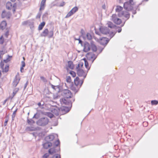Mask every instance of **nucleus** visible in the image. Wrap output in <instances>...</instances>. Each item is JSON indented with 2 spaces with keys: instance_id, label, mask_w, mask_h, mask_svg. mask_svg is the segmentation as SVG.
<instances>
[{
  "instance_id": "obj_19",
  "label": "nucleus",
  "mask_w": 158,
  "mask_h": 158,
  "mask_svg": "<svg viewBox=\"0 0 158 158\" xmlns=\"http://www.w3.org/2000/svg\"><path fill=\"white\" fill-rule=\"evenodd\" d=\"M37 130V128L33 127H27L26 130L27 131H35Z\"/></svg>"
},
{
  "instance_id": "obj_35",
  "label": "nucleus",
  "mask_w": 158,
  "mask_h": 158,
  "mask_svg": "<svg viewBox=\"0 0 158 158\" xmlns=\"http://www.w3.org/2000/svg\"><path fill=\"white\" fill-rule=\"evenodd\" d=\"M87 39L89 40H91L92 39V36L89 33H87L86 35Z\"/></svg>"
},
{
  "instance_id": "obj_36",
  "label": "nucleus",
  "mask_w": 158,
  "mask_h": 158,
  "mask_svg": "<svg viewBox=\"0 0 158 158\" xmlns=\"http://www.w3.org/2000/svg\"><path fill=\"white\" fill-rule=\"evenodd\" d=\"M47 115L50 118H52L54 116V114L50 112H48L47 113Z\"/></svg>"
},
{
  "instance_id": "obj_15",
  "label": "nucleus",
  "mask_w": 158,
  "mask_h": 158,
  "mask_svg": "<svg viewBox=\"0 0 158 158\" xmlns=\"http://www.w3.org/2000/svg\"><path fill=\"white\" fill-rule=\"evenodd\" d=\"M54 138V135H51L47 136L45 138V139L48 142H49L52 141Z\"/></svg>"
},
{
  "instance_id": "obj_9",
  "label": "nucleus",
  "mask_w": 158,
  "mask_h": 158,
  "mask_svg": "<svg viewBox=\"0 0 158 158\" xmlns=\"http://www.w3.org/2000/svg\"><path fill=\"white\" fill-rule=\"evenodd\" d=\"M20 80V78L19 75H16L14 80L12 83L13 86L15 87L19 83Z\"/></svg>"
},
{
  "instance_id": "obj_40",
  "label": "nucleus",
  "mask_w": 158,
  "mask_h": 158,
  "mask_svg": "<svg viewBox=\"0 0 158 158\" xmlns=\"http://www.w3.org/2000/svg\"><path fill=\"white\" fill-rule=\"evenodd\" d=\"M40 78L41 80L42 81L44 82H47V80L44 77H43V76H41Z\"/></svg>"
},
{
  "instance_id": "obj_55",
  "label": "nucleus",
  "mask_w": 158,
  "mask_h": 158,
  "mask_svg": "<svg viewBox=\"0 0 158 158\" xmlns=\"http://www.w3.org/2000/svg\"><path fill=\"white\" fill-rule=\"evenodd\" d=\"M65 4V2H61L60 3V4L59 6H63Z\"/></svg>"
},
{
  "instance_id": "obj_4",
  "label": "nucleus",
  "mask_w": 158,
  "mask_h": 158,
  "mask_svg": "<svg viewBox=\"0 0 158 158\" xmlns=\"http://www.w3.org/2000/svg\"><path fill=\"white\" fill-rule=\"evenodd\" d=\"M118 16L119 17H122L124 18L126 20L129 19L130 17V14L129 13L126 11H123L118 13Z\"/></svg>"
},
{
  "instance_id": "obj_41",
  "label": "nucleus",
  "mask_w": 158,
  "mask_h": 158,
  "mask_svg": "<svg viewBox=\"0 0 158 158\" xmlns=\"http://www.w3.org/2000/svg\"><path fill=\"white\" fill-rule=\"evenodd\" d=\"M70 73L73 77H75L76 76V74L75 72L73 71H70Z\"/></svg>"
},
{
  "instance_id": "obj_51",
  "label": "nucleus",
  "mask_w": 158,
  "mask_h": 158,
  "mask_svg": "<svg viewBox=\"0 0 158 158\" xmlns=\"http://www.w3.org/2000/svg\"><path fill=\"white\" fill-rule=\"evenodd\" d=\"M25 66V63L24 61H23L21 62V66L23 67H24Z\"/></svg>"
},
{
  "instance_id": "obj_8",
  "label": "nucleus",
  "mask_w": 158,
  "mask_h": 158,
  "mask_svg": "<svg viewBox=\"0 0 158 158\" xmlns=\"http://www.w3.org/2000/svg\"><path fill=\"white\" fill-rule=\"evenodd\" d=\"M100 32L103 34H107L109 33L110 30L107 27H101L100 28Z\"/></svg>"
},
{
  "instance_id": "obj_27",
  "label": "nucleus",
  "mask_w": 158,
  "mask_h": 158,
  "mask_svg": "<svg viewBox=\"0 0 158 158\" xmlns=\"http://www.w3.org/2000/svg\"><path fill=\"white\" fill-rule=\"evenodd\" d=\"M48 152L49 154L52 155L56 152V151L54 148H51L48 150Z\"/></svg>"
},
{
  "instance_id": "obj_5",
  "label": "nucleus",
  "mask_w": 158,
  "mask_h": 158,
  "mask_svg": "<svg viewBox=\"0 0 158 158\" xmlns=\"http://www.w3.org/2000/svg\"><path fill=\"white\" fill-rule=\"evenodd\" d=\"M111 20L115 23L120 24L122 22L121 20L118 18L115 14H113L111 17Z\"/></svg>"
},
{
  "instance_id": "obj_57",
  "label": "nucleus",
  "mask_w": 158,
  "mask_h": 158,
  "mask_svg": "<svg viewBox=\"0 0 158 158\" xmlns=\"http://www.w3.org/2000/svg\"><path fill=\"white\" fill-rule=\"evenodd\" d=\"M76 40H79V43L80 44H81L82 42V41L79 38L78 39H76Z\"/></svg>"
},
{
  "instance_id": "obj_29",
  "label": "nucleus",
  "mask_w": 158,
  "mask_h": 158,
  "mask_svg": "<svg viewBox=\"0 0 158 158\" xmlns=\"http://www.w3.org/2000/svg\"><path fill=\"white\" fill-rule=\"evenodd\" d=\"M108 26L110 28H113L115 26V25H114L111 22H108L107 23Z\"/></svg>"
},
{
  "instance_id": "obj_24",
  "label": "nucleus",
  "mask_w": 158,
  "mask_h": 158,
  "mask_svg": "<svg viewBox=\"0 0 158 158\" xmlns=\"http://www.w3.org/2000/svg\"><path fill=\"white\" fill-rule=\"evenodd\" d=\"M6 9H7L10 10L12 8V4L11 3L9 2H7L6 4Z\"/></svg>"
},
{
  "instance_id": "obj_14",
  "label": "nucleus",
  "mask_w": 158,
  "mask_h": 158,
  "mask_svg": "<svg viewBox=\"0 0 158 158\" xmlns=\"http://www.w3.org/2000/svg\"><path fill=\"white\" fill-rule=\"evenodd\" d=\"M10 16V13L9 11L6 12L5 10H3L2 14V18H9Z\"/></svg>"
},
{
  "instance_id": "obj_26",
  "label": "nucleus",
  "mask_w": 158,
  "mask_h": 158,
  "mask_svg": "<svg viewBox=\"0 0 158 158\" xmlns=\"http://www.w3.org/2000/svg\"><path fill=\"white\" fill-rule=\"evenodd\" d=\"M80 88L77 86H73L71 87V89L75 93L78 92Z\"/></svg>"
},
{
  "instance_id": "obj_34",
  "label": "nucleus",
  "mask_w": 158,
  "mask_h": 158,
  "mask_svg": "<svg viewBox=\"0 0 158 158\" xmlns=\"http://www.w3.org/2000/svg\"><path fill=\"white\" fill-rule=\"evenodd\" d=\"M73 14V13L72 12V11H70L67 15L65 16V18H68Z\"/></svg>"
},
{
  "instance_id": "obj_42",
  "label": "nucleus",
  "mask_w": 158,
  "mask_h": 158,
  "mask_svg": "<svg viewBox=\"0 0 158 158\" xmlns=\"http://www.w3.org/2000/svg\"><path fill=\"white\" fill-rule=\"evenodd\" d=\"M66 81L67 82L70 83L71 82V78L70 76H67L66 77Z\"/></svg>"
},
{
  "instance_id": "obj_1",
  "label": "nucleus",
  "mask_w": 158,
  "mask_h": 158,
  "mask_svg": "<svg viewBox=\"0 0 158 158\" xmlns=\"http://www.w3.org/2000/svg\"><path fill=\"white\" fill-rule=\"evenodd\" d=\"M134 2L133 0H129L125 2L123 5L124 9L127 11H129L132 10L133 8Z\"/></svg>"
},
{
  "instance_id": "obj_46",
  "label": "nucleus",
  "mask_w": 158,
  "mask_h": 158,
  "mask_svg": "<svg viewBox=\"0 0 158 158\" xmlns=\"http://www.w3.org/2000/svg\"><path fill=\"white\" fill-rule=\"evenodd\" d=\"M85 67L86 68H88L89 67V64L88 62L86 60L85 61Z\"/></svg>"
},
{
  "instance_id": "obj_17",
  "label": "nucleus",
  "mask_w": 158,
  "mask_h": 158,
  "mask_svg": "<svg viewBox=\"0 0 158 158\" xmlns=\"http://www.w3.org/2000/svg\"><path fill=\"white\" fill-rule=\"evenodd\" d=\"M43 147L45 149H48L52 146V143L50 142H46L43 144Z\"/></svg>"
},
{
  "instance_id": "obj_49",
  "label": "nucleus",
  "mask_w": 158,
  "mask_h": 158,
  "mask_svg": "<svg viewBox=\"0 0 158 158\" xmlns=\"http://www.w3.org/2000/svg\"><path fill=\"white\" fill-rule=\"evenodd\" d=\"M16 111H17V110H16L14 111V112H13V114H12V118H14L15 117V114H16Z\"/></svg>"
},
{
  "instance_id": "obj_53",
  "label": "nucleus",
  "mask_w": 158,
  "mask_h": 158,
  "mask_svg": "<svg viewBox=\"0 0 158 158\" xmlns=\"http://www.w3.org/2000/svg\"><path fill=\"white\" fill-rule=\"evenodd\" d=\"M4 64L3 63L2 61L0 64V66L2 69L3 68Z\"/></svg>"
},
{
  "instance_id": "obj_20",
  "label": "nucleus",
  "mask_w": 158,
  "mask_h": 158,
  "mask_svg": "<svg viewBox=\"0 0 158 158\" xmlns=\"http://www.w3.org/2000/svg\"><path fill=\"white\" fill-rule=\"evenodd\" d=\"M68 67L70 69H73L74 67V66L73 62L71 61H69L68 62Z\"/></svg>"
},
{
  "instance_id": "obj_21",
  "label": "nucleus",
  "mask_w": 158,
  "mask_h": 158,
  "mask_svg": "<svg viewBox=\"0 0 158 158\" xmlns=\"http://www.w3.org/2000/svg\"><path fill=\"white\" fill-rule=\"evenodd\" d=\"M51 111L53 114H55L56 116H58L59 115V110L57 109L53 108Z\"/></svg>"
},
{
  "instance_id": "obj_59",
  "label": "nucleus",
  "mask_w": 158,
  "mask_h": 158,
  "mask_svg": "<svg viewBox=\"0 0 158 158\" xmlns=\"http://www.w3.org/2000/svg\"><path fill=\"white\" fill-rule=\"evenodd\" d=\"M23 67H21L20 68V71L21 73L23 72Z\"/></svg>"
},
{
  "instance_id": "obj_64",
  "label": "nucleus",
  "mask_w": 158,
  "mask_h": 158,
  "mask_svg": "<svg viewBox=\"0 0 158 158\" xmlns=\"http://www.w3.org/2000/svg\"><path fill=\"white\" fill-rule=\"evenodd\" d=\"M3 41H1V42H0V44H3Z\"/></svg>"
},
{
  "instance_id": "obj_58",
  "label": "nucleus",
  "mask_w": 158,
  "mask_h": 158,
  "mask_svg": "<svg viewBox=\"0 0 158 158\" xmlns=\"http://www.w3.org/2000/svg\"><path fill=\"white\" fill-rule=\"evenodd\" d=\"M27 85H28V81H27L24 85V89H25L26 88Z\"/></svg>"
},
{
  "instance_id": "obj_52",
  "label": "nucleus",
  "mask_w": 158,
  "mask_h": 158,
  "mask_svg": "<svg viewBox=\"0 0 158 158\" xmlns=\"http://www.w3.org/2000/svg\"><path fill=\"white\" fill-rule=\"evenodd\" d=\"M8 121V119L6 118V120H5V122H4V126H6Z\"/></svg>"
},
{
  "instance_id": "obj_28",
  "label": "nucleus",
  "mask_w": 158,
  "mask_h": 158,
  "mask_svg": "<svg viewBox=\"0 0 158 158\" xmlns=\"http://www.w3.org/2000/svg\"><path fill=\"white\" fill-rule=\"evenodd\" d=\"M45 25V22H43L39 26L38 29L40 30H41Z\"/></svg>"
},
{
  "instance_id": "obj_44",
  "label": "nucleus",
  "mask_w": 158,
  "mask_h": 158,
  "mask_svg": "<svg viewBox=\"0 0 158 158\" xmlns=\"http://www.w3.org/2000/svg\"><path fill=\"white\" fill-rule=\"evenodd\" d=\"M42 14V12L40 11V12L37 14L36 18L40 19V18L41 15Z\"/></svg>"
},
{
  "instance_id": "obj_22",
  "label": "nucleus",
  "mask_w": 158,
  "mask_h": 158,
  "mask_svg": "<svg viewBox=\"0 0 158 158\" xmlns=\"http://www.w3.org/2000/svg\"><path fill=\"white\" fill-rule=\"evenodd\" d=\"M91 48L92 50L94 52H96L97 50V48L96 45L92 42L91 43Z\"/></svg>"
},
{
  "instance_id": "obj_16",
  "label": "nucleus",
  "mask_w": 158,
  "mask_h": 158,
  "mask_svg": "<svg viewBox=\"0 0 158 158\" xmlns=\"http://www.w3.org/2000/svg\"><path fill=\"white\" fill-rule=\"evenodd\" d=\"M6 23L5 21H3L0 24V27L2 30L4 29L6 26Z\"/></svg>"
},
{
  "instance_id": "obj_7",
  "label": "nucleus",
  "mask_w": 158,
  "mask_h": 158,
  "mask_svg": "<svg viewBox=\"0 0 158 158\" xmlns=\"http://www.w3.org/2000/svg\"><path fill=\"white\" fill-rule=\"evenodd\" d=\"M68 98H64L60 99V102L61 104L63 105H69L71 104L72 102L68 100Z\"/></svg>"
},
{
  "instance_id": "obj_43",
  "label": "nucleus",
  "mask_w": 158,
  "mask_h": 158,
  "mask_svg": "<svg viewBox=\"0 0 158 158\" xmlns=\"http://www.w3.org/2000/svg\"><path fill=\"white\" fill-rule=\"evenodd\" d=\"M17 4L16 3H15L14 4L13 6L12 11L14 13L15 11V8L16 7Z\"/></svg>"
},
{
  "instance_id": "obj_33",
  "label": "nucleus",
  "mask_w": 158,
  "mask_h": 158,
  "mask_svg": "<svg viewBox=\"0 0 158 158\" xmlns=\"http://www.w3.org/2000/svg\"><path fill=\"white\" fill-rule=\"evenodd\" d=\"M44 104V103L43 102H39L37 105L39 106V107L41 109H43L44 108L43 105Z\"/></svg>"
},
{
  "instance_id": "obj_3",
  "label": "nucleus",
  "mask_w": 158,
  "mask_h": 158,
  "mask_svg": "<svg viewBox=\"0 0 158 158\" xmlns=\"http://www.w3.org/2000/svg\"><path fill=\"white\" fill-rule=\"evenodd\" d=\"M61 94L64 98H71L72 94L70 90L68 89H64L61 91Z\"/></svg>"
},
{
  "instance_id": "obj_2",
  "label": "nucleus",
  "mask_w": 158,
  "mask_h": 158,
  "mask_svg": "<svg viewBox=\"0 0 158 158\" xmlns=\"http://www.w3.org/2000/svg\"><path fill=\"white\" fill-rule=\"evenodd\" d=\"M49 119L46 117L40 118L37 122L36 124L40 126H44L48 124Z\"/></svg>"
},
{
  "instance_id": "obj_12",
  "label": "nucleus",
  "mask_w": 158,
  "mask_h": 158,
  "mask_svg": "<svg viewBox=\"0 0 158 158\" xmlns=\"http://www.w3.org/2000/svg\"><path fill=\"white\" fill-rule=\"evenodd\" d=\"M90 46L89 43L87 42H85L84 44L83 51L85 52H87L90 49Z\"/></svg>"
},
{
  "instance_id": "obj_37",
  "label": "nucleus",
  "mask_w": 158,
  "mask_h": 158,
  "mask_svg": "<svg viewBox=\"0 0 158 158\" xmlns=\"http://www.w3.org/2000/svg\"><path fill=\"white\" fill-rule=\"evenodd\" d=\"M151 103L152 105H156L158 103V101L157 100H152Z\"/></svg>"
},
{
  "instance_id": "obj_63",
  "label": "nucleus",
  "mask_w": 158,
  "mask_h": 158,
  "mask_svg": "<svg viewBox=\"0 0 158 158\" xmlns=\"http://www.w3.org/2000/svg\"><path fill=\"white\" fill-rule=\"evenodd\" d=\"M102 8L104 9H105V8H106V6H105V5H103L102 6Z\"/></svg>"
},
{
  "instance_id": "obj_25",
  "label": "nucleus",
  "mask_w": 158,
  "mask_h": 158,
  "mask_svg": "<svg viewBox=\"0 0 158 158\" xmlns=\"http://www.w3.org/2000/svg\"><path fill=\"white\" fill-rule=\"evenodd\" d=\"M51 86L57 92H59L60 91V89L59 86H54L52 85H51Z\"/></svg>"
},
{
  "instance_id": "obj_32",
  "label": "nucleus",
  "mask_w": 158,
  "mask_h": 158,
  "mask_svg": "<svg viewBox=\"0 0 158 158\" xmlns=\"http://www.w3.org/2000/svg\"><path fill=\"white\" fill-rule=\"evenodd\" d=\"M48 37L49 38H52L53 35V32L52 31H50L48 33Z\"/></svg>"
},
{
  "instance_id": "obj_62",
  "label": "nucleus",
  "mask_w": 158,
  "mask_h": 158,
  "mask_svg": "<svg viewBox=\"0 0 158 158\" xmlns=\"http://www.w3.org/2000/svg\"><path fill=\"white\" fill-rule=\"evenodd\" d=\"M132 13L133 14H135L136 13V10H133L132 11Z\"/></svg>"
},
{
  "instance_id": "obj_47",
  "label": "nucleus",
  "mask_w": 158,
  "mask_h": 158,
  "mask_svg": "<svg viewBox=\"0 0 158 158\" xmlns=\"http://www.w3.org/2000/svg\"><path fill=\"white\" fill-rule=\"evenodd\" d=\"M9 69V66H6L4 69V72H7L8 71Z\"/></svg>"
},
{
  "instance_id": "obj_31",
  "label": "nucleus",
  "mask_w": 158,
  "mask_h": 158,
  "mask_svg": "<svg viewBox=\"0 0 158 158\" xmlns=\"http://www.w3.org/2000/svg\"><path fill=\"white\" fill-rule=\"evenodd\" d=\"M78 10V8L77 6H75L74 7H73L71 10V11H72V12L74 14L76 12H77Z\"/></svg>"
},
{
  "instance_id": "obj_39",
  "label": "nucleus",
  "mask_w": 158,
  "mask_h": 158,
  "mask_svg": "<svg viewBox=\"0 0 158 158\" xmlns=\"http://www.w3.org/2000/svg\"><path fill=\"white\" fill-rule=\"evenodd\" d=\"M60 141L59 139H58L54 143V145L56 147L58 146L60 144Z\"/></svg>"
},
{
  "instance_id": "obj_18",
  "label": "nucleus",
  "mask_w": 158,
  "mask_h": 158,
  "mask_svg": "<svg viewBox=\"0 0 158 158\" xmlns=\"http://www.w3.org/2000/svg\"><path fill=\"white\" fill-rule=\"evenodd\" d=\"M48 29H45L41 34V36L45 37L48 35Z\"/></svg>"
},
{
  "instance_id": "obj_13",
  "label": "nucleus",
  "mask_w": 158,
  "mask_h": 158,
  "mask_svg": "<svg viewBox=\"0 0 158 158\" xmlns=\"http://www.w3.org/2000/svg\"><path fill=\"white\" fill-rule=\"evenodd\" d=\"M46 0H42L40 3V8L39 10L41 11V10H44L46 6Z\"/></svg>"
},
{
  "instance_id": "obj_6",
  "label": "nucleus",
  "mask_w": 158,
  "mask_h": 158,
  "mask_svg": "<svg viewBox=\"0 0 158 158\" xmlns=\"http://www.w3.org/2000/svg\"><path fill=\"white\" fill-rule=\"evenodd\" d=\"M74 83L76 86H77L80 88L83 82V80H80L78 77H77L74 80Z\"/></svg>"
},
{
  "instance_id": "obj_30",
  "label": "nucleus",
  "mask_w": 158,
  "mask_h": 158,
  "mask_svg": "<svg viewBox=\"0 0 158 158\" xmlns=\"http://www.w3.org/2000/svg\"><path fill=\"white\" fill-rule=\"evenodd\" d=\"M27 123L30 125H32L35 123V122L32 119H27Z\"/></svg>"
},
{
  "instance_id": "obj_60",
  "label": "nucleus",
  "mask_w": 158,
  "mask_h": 158,
  "mask_svg": "<svg viewBox=\"0 0 158 158\" xmlns=\"http://www.w3.org/2000/svg\"><path fill=\"white\" fill-rule=\"evenodd\" d=\"M80 66V64H78L77 66L76 67V69H77V71L78 69H79V67Z\"/></svg>"
},
{
  "instance_id": "obj_23",
  "label": "nucleus",
  "mask_w": 158,
  "mask_h": 158,
  "mask_svg": "<svg viewBox=\"0 0 158 158\" xmlns=\"http://www.w3.org/2000/svg\"><path fill=\"white\" fill-rule=\"evenodd\" d=\"M123 9V8L120 6H116L115 9L116 12L119 13L120 12H122L123 11H122Z\"/></svg>"
},
{
  "instance_id": "obj_50",
  "label": "nucleus",
  "mask_w": 158,
  "mask_h": 158,
  "mask_svg": "<svg viewBox=\"0 0 158 158\" xmlns=\"http://www.w3.org/2000/svg\"><path fill=\"white\" fill-rule=\"evenodd\" d=\"M9 35V32L8 31H7L5 34V36L6 38H7Z\"/></svg>"
},
{
  "instance_id": "obj_11",
  "label": "nucleus",
  "mask_w": 158,
  "mask_h": 158,
  "mask_svg": "<svg viewBox=\"0 0 158 158\" xmlns=\"http://www.w3.org/2000/svg\"><path fill=\"white\" fill-rule=\"evenodd\" d=\"M109 40L107 38L103 37L101 39L100 44L102 45H106L109 42Z\"/></svg>"
},
{
  "instance_id": "obj_56",
  "label": "nucleus",
  "mask_w": 158,
  "mask_h": 158,
  "mask_svg": "<svg viewBox=\"0 0 158 158\" xmlns=\"http://www.w3.org/2000/svg\"><path fill=\"white\" fill-rule=\"evenodd\" d=\"M81 33L82 35H83L85 33L83 29H81Z\"/></svg>"
},
{
  "instance_id": "obj_54",
  "label": "nucleus",
  "mask_w": 158,
  "mask_h": 158,
  "mask_svg": "<svg viewBox=\"0 0 158 158\" xmlns=\"http://www.w3.org/2000/svg\"><path fill=\"white\" fill-rule=\"evenodd\" d=\"M121 31H122V29L120 27H119L118 28H117V31L118 32V33L120 32Z\"/></svg>"
},
{
  "instance_id": "obj_38",
  "label": "nucleus",
  "mask_w": 158,
  "mask_h": 158,
  "mask_svg": "<svg viewBox=\"0 0 158 158\" xmlns=\"http://www.w3.org/2000/svg\"><path fill=\"white\" fill-rule=\"evenodd\" d=\"M19 90V89L18 88H16L14 89L13 93V96L15 95L18 92Z\"/></svg>"
},
{
  "instance_id": "obj_61",
  "label": "nucleus",
  "mask_w": 158,
  "mask_h": 158,
  "mask_svg": "<svg viewBox=\"0 0 158 158\" xmlns=\"http://www.w3.org/2000/svg\"><path fill=\"white\" fill-rule=\"evenodd\" d=\"M68 108L67 107H64V108L63 109H62V110H65V109H67Z\"/></svg>"
},
{
  "instance_id": "obj_10",
  "label": "nucleus",
  "mask_w": 158,
  "mask_h": 158,
  "mask_svg": "<svg viewBox=\"0 0 158 158\" xmlns=\"http://www.w3.org/2000/svg\"><path fill=\"white\" fill-rule=\"evenodd\" d=\"M77 74L79 76L83 77V80L85 79L86 76V74L84 72L83 70L81 69H79L77 70Z\"/></svg>"
},
{
  "instance_id": "obj_48",
  "label": "nucleus",
  "mask_w": 158,
  "mask_h": 158,
  "mask_svg": "<svg viewBox=\"0 0 158 158\" xmlns=\"http://www.w3.org/2000/svg\"><path fill=\"white\" fill-rule=\"evenodd\" d=\"M95 56V55L94 54H91V58H94L93 61L96 58V56Z\"/></svg>"
},
{
  "instance_id": "obj_45",
  "label": "nucleus",
  "mask_w": 158,
  "mask_h": 158,
  "mask_svg": "<svg viewBox=\"0 0 158 158\" xmlns=\"http://www.w3.org/2000/svg\"><path fill=\"white\" fill-rule=\"evenodd\" d=\"M49 156L48 153H45L43 156V158H47Z\"/></svg>"
}]
</instances>
